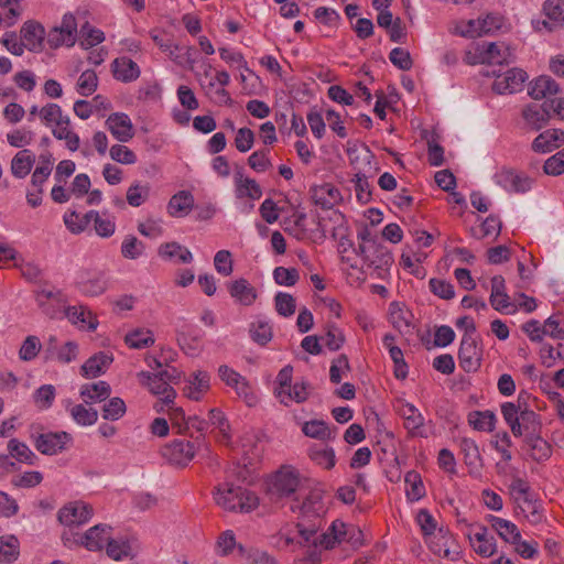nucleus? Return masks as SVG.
<instances>
[{"mask_svg": "<svg viewBox=\"0 0 564 564\" xmlns=\"http://www.w3.org/2000/svg\"><path fill=\"white\" fill-rule=\"evenodd\" d=\"M293 512L299 511V521L295 524L299 534L305 542H312L323 523V517L327 511L319 489L311 490L302 501L297 498L291 505Z\"/></svg>", "mask_w": 564, "mask_h": 564, "instance_id": "1", "label": "nucleus"}, {"mask_svg": "<svg viewBox=\"0 0 564 564\" xmlns=\"http://www.w3.org/2000/svg\"><path fill=\"white\" fill-rule=\"evenodd\" d=\"M214 498L216 503L226 511L248 513L259 506V498L254 492L232 484L217 487Z\"/></svg>", "mask_w": 564, "mask_h": 564, "instance_id": "2", "label": "nucleus"}, {"mask_svg": "<svg viewBox=\"0 0 564 564\" xmlns=\"http://www.w3.org/2000/svg\"><path fill=\"white\" fill-rule=\"evenodd\" d=\"M501 414L516 437L542 432L540 415L532 409H523L518 413L512 402H505L501 404Z\"/></svg>", "mask_w": 564, "mask_h": 564, "instance_id": "3", "label": "nucleus"}, {"mask_svg": "<svg viewBox=\"0 0 564 564\" xmlns=\"http://www.w3.org/2000/svg\"><path fill=\"white\" fill-rule=\"evenodd\" d=\"M300 471L292 466H281L267 480V494L271 500L293 497L301 488Z\"/></svg>", "mask_w": 564, "mask_h": 564, "instance_id": "4", "label": "nucleus"}, {"mask_svg": "<svg viewBox=\"0 0 564 564\" xmlns=\"http://www.w3.org/2000/svg\"><path fill=\"white\" fill-rule=\"evenodd\" d=\"M361 535L362 532L357 527L335 520L325 533L313 540V545L330 550L341 542H348L352 546H357L361 543Z\"/></svg>", "mask_w": 564, "mask_h": 564, "instance_id": "5", "label": "nucleus"}, {"mask_svg": "<svg viewBox=\"0 0 564 564\" xmlns=\"http://www.w3.org/2000/svg\"><path fill=\"white\" fill-rule=\"evenodd\" d=\"M473 57H468L470 64L502 65L512 62V53L503 42H482L475 46Z\"/></svg>", "mask_w": 564, "mask_h": 564, "instance_id": "6", "label": "nucleus"}, {"mask_svg": "<svg viewBox=\"0 0 564 564\" xmlns=\"http://www.w3.org/2000/svg\"><path fill=\"white\" fill-rule=\"evenodd\" d=\"M207 447L204 440L199 437L195 443L183 440H174L162 447V456L172 465L186 466L195 456L200 447Z\"/></svg>", "mask_w": 564, "mask_h": 564, "instance_id": "7", "label": "nucleus"}, {"mask_svg": "<svg viewBox=\"0 0 564 564\" xmlns=\"http://www.w3.org/2000/svg\"><path fill=\"white\" fill-rule=\"evenodd\" d=\"M36 303L41 311L50 318H59L65 314L66 297L61 290L42 289L36 291Z\"/></svg>", "mask_w": 564, "mask_h": 564, "instance_id": "8", "label": "nucleus"}, {"mask_svg": "<svg viewBox=\"0 0 564 564\" xmlns=\"http://www.w3.org/2000/svg\"><path fill=\"white\" fill-rule=\"evenodd\" d=\"M76 286L84 295L98 296L108 286V279L101 270H83L76 279Z\"/></svg>", "mask_w": 564, "mask_h": 564, "instance_id": "9", "label": "nucleus"}, {"mask_svg": "<svg viewBox=\"0 0 564 564\" xmlns=\"http://www.w3.org/2000/svg\"><path fill=\"white\" fill-rule=\"evenodd\" d=\"M35 448L44 455H55L63 451L67 443L72 441L67 432H47L39 435H31Z\"/></svg>", "mask_w": 564, "mask_h": 564, "instance_id": "10", "label": "nucleus"}, {"mask_svg": "<svg viewBox=\"0 0 564 564\" xmlns=\"http://www.w3.org/2000/svg\"><path fill=\"white\" fill-rule=\"evenodd\" d=\"M397 412L403 419L404 427L411 437H426L423 429L425 419L412 403L399 401Z\"/></svg>", "mask_w": 564, "mask_h": 564, "instance_id": "11", "label": "nucleus"}, {"mask_svg": "<svg viewBox=\"0 0 564 564\" xmlns=\"http://www.w3.org/2000/svg\"><path fill=\"white\" fill-rule=\"evenodd\" d=\"M93 507L83 501L66 505L58 511V520L62 524L73 528L82 525L93 517Z\"/></svg>", "mask_w": 564, "mask_h": 564, "instance_id": "12", "label": "nucleus"}, {"mask_svg": "<svg viewBox=\"0 0 564 564\" xmlns=\"http://www.w3.org/2000/svg\"><path fill=\"white\" fill-rule=\"evenodd\" d=\"M492 89L497 94H513L520 91L528 79L527 73L521 68H510L505 73L496 74Z\"/></svg>", "mask_w": 564, "mask_h": 564, "instance_id": "13", "label": "nucleus"}, {"mask_svg": "<svg viewBox=\"0 0 564 564\" xmlns=\"http://www.w3.org/2000/svg\"><path fill=\"white\" fill-rule=\"evenodd\" d=\"M425 542L429 549L440 557L456 561L459 556V552L451 547L454 539L448 530L440 528L436 533L425 539Z\"/></svg>", "mask_w": 564, "mask_h": 564, "instance_id": "14", "label": "nucleus"}, {"mask_svg": "<svg viewBox=\"0 0 564 564\" xmlns=\"http://www.w3.org/2000/svg\"><path fill=\"white\" fill-rule=\"evenodd\" d=\"M459 366L466 372L477 371L480 367L481 351L477 347L474 336H463L459 351H458Z\"/></svg>", "mask_w": 564, "mask_h": 564, "instance_id": "15", "label": "nucleus"}, {"mask_svg": "<svg viewBox=\"0 0 564 564\" xmlns=\"http://www.w3.org/2000/svg\"><path fill=\"white\" fill-rule=\"evenodd\" d=\"M105 126L119 142H128L134 137L133 124L127 113H111L105 121Z\"/></svg>", "mask_w": 564, "mask_h": 564, "instance_id": "16", "label": "nucleus"}, {"mask_svg": "<svg viewBox=\"0 0 564 564\" xmlns=\"http://www.w3.org/2000/svg\"><path fill=\"white\" fill-rule=\"evenodd\" d=\"M112 528L108 524L99 523L88 529L82 534L80 542L88 551H100L111 538Z\"/></svg>", "mask_w": 564, "mask_h": 564, "instance_id": "17", "label": "nucleus"}, {"mask_svg": "<svg viewBox=\"0 0 564 564\" xmlns=\"http://www.w3.org/2000/svg\"><path fill=\"white\" fill-rule=\"evenodd\" d=\"M77 354L78 346L74 341H67L63 346H59L56 337L51 336L46 343L45 355L47 359L68 364L76 359Z\"/></svg>", "mask_w": 564, "mask_h": 564, "instance_id": "18", "label": "nucleus"}, {"mask_svg": "<svg viewBox=\"0 0 564 564\" xmlns=\"http://www.w3.org/2000/svg\"><path fill=\"white\" fill-rule=\"evenodd\" d=\"M140 377L142 378V383L149 388L151 393L160 398L162 397L163 402L166 404L173 403L176 392L165 379L149 372H141Z\"/></svg>", "mask_w": 564, "mask_h": 564, "instance_id": "19", "label": "nucleus"}, {"mask_svg": "<svg viewBox=\"0 0 564 564\" xmlns=\"http://www.w3.org/2000/svg\"><path fill=\"white\" fill-rule=\"evenodd\" d=\"M522 118L529 129H542L551 118L549 101H544L542 105L531 104L525 106L522 109Z\"/></svg>", "mask_w": 564, "mask_h": 564, "instance_id": "20", "label": "nucleus"}, {"mask_svg": "<svg viewBox=\"0 0 564 564\" xmlns=\"http://www.w3.org/2000/svg\"><path fill=\"white\" fill-rule=\"evenodd\" d=\"M496 182L509 192L523 193L531 188L530 177L516 173L512 170H502L496 174Z\"/></svg>", "mask_w": 564, "mask_h": 564, "instance_id": "21", "label": "nucleus"}, {"mask_svg": "<svg viewBox=\"0 0 564 564\" xmlns=\"http://www.w3.org/2000/svg\"><path fill=\"white\" fill-rule=\"evenodd\" d=\"M564 144V131L547 129L541 132L532 142V150L538 153H547Z\"/></svg>", "mask_w": 564, "mask_h": 564, "instance_id": "22", "label": "nucleus"}, {"mask_svg": "<svg viewBox=\"0 0 564 564\" xmlns=\"http://www.w3.org/2000/svg\"><path fill=\"white\" fill-rule=\"evenodd\" d=\"M471 546L475 552L484 557H490L496 552V540L492 535L488 534V529L484 525H478V530L468 534Z\"/></svg>", "mask_w": 564, "mask_h": 564, "instance_id": "23", "label": "nucleus"}, {"mask_svg": "<svg viewBox=\"0 0 564 564\" xmlns=\"http://www.w3.org/2000/svg\"><path fill=\"white\" fill-rule=\"evenodd\" d=\"M44 28L34 21H28L21 29V37L29 51L39 52L43 48Z\"/></svg>", "mask_w": 564, "mask_h": 564, "instance_id": "24", "label": "nucleus"}, {"mask_svg": "<svg viewBox=\"0 0 564 564\" xmlns=\"http://www.w3.org/2000/svg\"><path fill=\"white\" fill-rule=\"evenodd\" d=\"M210 377L208 372L198 370L195 371L187 380L184 387V394L194 401H198L209 390Z\"/></svg>", "mask_w": 564, "mask_h": 564, "instance_id": "25", "label": "nucleus"}, {"mask_svg": "<svg viewBox=\"0 0 564 564\" xmlns=\"http://www.w3.org/2000/svg\"><path fill=\"white\" fill-rule=\"evenodd\" d=\"M111 68L113 77L122 83H131L140 76L138 64L126 56L116 58Z\"/></svg>", "mask_w": 564, "mask_h": 564, "instance_id": "26", "label": "nucleus"}, {"mask_svg": "<svg viewBox=\"0 0 564 564\" xmlns=\"http://www.w3.org/2000/svg\"><path fill=\"white\" fill-rule=\"evenodd\" d=\"M487 521L505 542L513 544L521 539L520 530L513 522L491 514L487 517Z\"/></svg>", "mask_w": 564, "mask_h": 564, "instance_id": "27", "label": "nucleus"}, {"mask_svg": "<svg viewBox=\"0 0 564 564\" xmlns=\"http://www.w3.org/2000/svg\"><path fill=\"white\" fill-rule=\"evenodd\" d=\"M36 156L29 149L20 150L11 160L10 171L15 178H24L31 172Z\"/></svg>", "mask_w": 564, "mask_h": 564, "instance_id": "28", "label": "nucleus"}, {"mask_svg": "<svg viewBox=\"0 0 564 564\" xmlns=\"http://www.w3.org/2000/svg\"><path fill=\"white\" fill-rule=\"evenodd\" d=\"M558 91V85L549 76H540L529 85V95L533 99L551 100Z\"/></svg>", "mask_w": 564, "mask_h": 564, "instance_id": "29", "label": "nucleus"}, {"mask_svg": "<svg viewBox=\"0 0 564 564\" xmlns=\"http://www.w3.org/2000/svg\"><path fill=\"white\" fill-rule=\"evenodd\" d=\"M229 294L241 305L249 306L257 299L256 289L243 278L229 284Z\"/></svg>", "mask_w": 564, "mask_h": 564, "instance_id": "30", "label": "nucleus"}, {"mask_svg": "<svg viewBox=\"0 0 564 564\" xmlns=\"http://www.w3.org/2000/svg\"><path fill=\"white\" fill-rule=\"evenodd\" d=\"M235 194L237 198L248 197L257 200L262 196V189L253 178L243 177L241 172H237L235 175Z\"/></svg>", "mask_w": 564, "mask_h": 564, "instance_id": "31", "label": "nucleus"}, {"mask_svg": "<svg viewBox=\"0 0 564 564\" xmlns=\"http://www.w3.org/2000/svg\"><path fill=\"white\" fill-rule=\"evenodd\" d=\"M546 20L541 23L549 31L560 26L564 23V1L563 0H547L543 6Z\"/></svg>", "mask_w": 564, "mask_h": 564, "instance_id": "32", "label": "nucleus"}, {"mask_svg": "<svg viewBox=\"0 0 564 564\" xmlns=\"http://www.w3.org/2000/svg\"><path fill=\"white\" fill-rule=\"evenodd\" d=\"M69 322L76 325L86 326L89 330H95L98 326L96 316L88 310V307L68 306L64 314Z\"/></svg>", "mask_w": 564, "mask_h": 564, "instance_id": "33", "label": "nucleus"}, {"mask_svg": "<svg viewBox=\"0 0 564 564\" xmlns=\"http://www.w3.org/2000/svg\"><path fill=\"white\" fill-rule=\"evenodd\" d=\"M193 206V195L187 191H181L171 197L167 210L173 217H184L192 210Z\"/></svg>", "mask_w": 564, "mask_h": 564, "instance_id": "34", "label": "nucleus"}, {"mask_svg": "<svg viewBox=\"0 0 564 564\" xmlns=\"http://www.w3.org/2000/svg\"><path fill=\"white\" fill-rule=\"evenodd\" d=\"M459 447L464 455V462L469 467V473H478L482 466V458L475 441L471 438L463 437L460 440Z\"/></svg>", "mask_w": 564, "mask_h": 564, "instance_id": "35", "label": "nucleus"}, {"mask_svg": "<svg viewBox=\"0 0 564 564\" xmlns=\"http://www.w3.org/2000/svg\"><path fill=\"white\" fill-rule=\"evenodd\" d=\"M336 427H329L324 421L312 420L305 422L302 426V432L305 436L316 438L319 441H332L336 436Z\"/></svg>", "mask_w": 564, "mask_h": 564, "instance_id": "36", "label": "nucleus"}, {"mask_svg": "<svg viewBox=\"0 0 564 564\" xmlns=\"http://www.w3.org/2000/svg\"><path fill=\"white\" fill-rule=\"evenodd\" d=\"M339 191L332 184H324L312 189L313 202L323 209H330L339 200Z\"/></svg>", "mask_w": 564, "mask_h": 564, "instance_id": "37", "label": "nucleus"}, {"mask_svg": "<svg viewBox=\"0 0 564 564\" xmlns=\"http://www.w3.org/2000/svg\"><path fill=\"white\" fill-rule=\"evenodd\" d=\"M112 362V357L106 352H99L91 356L82 366V373L88 378H96L104 373Z\"/></svg>", "mask_w": 564, "mask_h": 564, "instance_id": "38", "label": "nucleus"}, {"mask_svg": "<svg viewBox=\"0 0 564 564\" xmlns=\"http://www.w3.org/2000/svg\"><path fill=\"white\" fill-rule=\"evenodd\" d=\"M524 443L529 447L530 456L534 460H546L551 456V445L541 436V433H534L525 436Z\"/></svg>", "mask_w": 564, "mask_h": 564, "instance_id": "39", "label": "nucleus"}, {"mask_svg": "<svg viewBox=\"0 0 564 564\" xmlns=\"http://www.w3.org/2000/svg\"><path fill=\"white\" fill-rule=\"evenodd\" d=\"M371 249L372 250L370 254L367 256L366 263L376 270L387 271L393 263L392 254L387 250L386 247L377 245L376 242H371Z\"/></svg>", "mask_w": 564, "mask_h": 564, "instance_id": "40", "label": "nucleus"}, {"mask_svg": "<svg viewBox=\"0 0 564 564\" xmlns=\"http://www.w3.org/2000/svg\"><path fill=\"white\" fill-rule=\"evenodd\" d=\"M514 502L519 512L522 513L530 523L538 524L542 522L543 514L541 512V507L531 495L523 497L521 500H517Z\"/></svg>", "mask_w": 564, "mask_h": 564, "instance_id": "41", "label": "nucleus"}, {"mask_svg": "<svg viewBox=\"0 0 564 564\" xmlns=\"http://www.w3.org/2000/svg\"><path fill=\"white\" fill-rule=\"evenodd\" d=\"M110 386L106 381L85 384L80 390V395L86 403L104 401L110 395Z\"/></svg>", "mask_w": 564, "mask_h": 564, "instance_id": "42", "label": "nucleus"}, {"mask_svg": "<svg viewBox=\"0 0 564 564\" xmlns=\"http://www.w3.org/2000/svg\"><path fill=\"white\" fill-rule=\"evenodd\" d=\"M159 256L163 259L172 260L177 258L182 263H189L193 260L192 252L177 242H166L160 246Z\"/></svg>", "mask_w": 564, "mask_h": 564, "instance_id": "43", "label": "nucleus"}, {"mask_svg": "<svg viewBox=\"0 0 564 564\" xmlns=\"http://www.w3.org/2000/svg\"><path fill=\"white\" fill-rule=\"evenodd\" d=\"M8 451L11 457L15 458L20 463L28 465H34L37 460V456L31 448L17 438H12L8 443Z\"/></svg>", "mask_w": 564, "mask_h": 564, "instance_id": "44", "label": "nucleus"}, {"mask_svg": "<svg viewBox=\"0 0 564 564\" xmlns=\"http://www.w3.org/2000/svg\"><path fill=\"white\" fill-rule=\"evenodd\" d=\"M276 546L281 549H286L290 546L299 545L304 546L310 542H305L297 532V529L292 527L291 524H285L280 529L276 536Z\"/></svg>", "mask_w": 564, "mask_h": 564, "instance_id": "45", "label": "nucleus"}, {"mask_svg": "<svg viewBox=\"0 0 564 564\" xmlns=\"http://www.w3.org/2000/svg\"><path fill=\"white\" fill-rule=\"evenodd\" d=\"M69 118L65 117V120L53 129V135L58 140H64L68 150L76 151L79 148V137L69 129Z\"/></svg>", "mask_w": 564, "mask_h": 564, "instance_id": "46", "label": "nucleus"}, {"mask_svg": "<svg viewBox=\"0 0 564 564\" xmlns=\"http://www.w3.org/2000/svg\"><path fill=\"white\" fill-rule=\"evenodd\" d=\"M310 458L326 469L335 466V452L332 447L313 445L308 451Z\"/></svg>", "mask_w": 564, "mask_h": 564, "instance_id": "47", "label": "nucleus"}, {"mask_svg": "<svg viewBox=\"0 0 564 564\" xmlns=\"http://www.w3.org/2000/svg\"><path fill=\"white\" fill-rule=\"evenodd\" d=\"M406 497L411 501H417L425 496V487L421 475L415 470H410L405 475Z\"/></svg>", "mask_w": 564, "mask_h": 564, "instance_id": "48", "label": "nucleus"}, {"mask_svg": "<svg viewBox=\"0 0 564 564\" xmlns=\"http://www.w3.org/2000/svg\"><path fill=\"white\" fill-rule=\"evenodd\" d=\"M278 398L284 405H289L293 401L296 403L304 402L308 398L307 386L304 382L291 384V391H278Z\"/></svg>", "mask_w": 564, "mask_h": 564, "instance_id": "49", "label": "nucleus"}, {"mask_svg": "<svg viewBox=\"0 0 564 564\" xmlns=\"http://www.w3.org/2000/svg\"><path fill=\"white\" fill-rule=\"evenodd\" d=\"M250 337L261 346L267 345L273 336L272 326L263 319H257L250 324Z\"/></svg>", "mask_w": 564, "mask_h": 564, "instance_id": "50", "label": "nucleus"}, {"mask_svg": "<svg viewBox=\"0 0 564 564\" xmlns=\"http://www.w3.org/2000/svg\"><path fill=\"white\" fill-rule=\"evenodd\" d=\"M19 553V541L14 535L0 538V563L14 562Z\"/></svg>", "mask_w": 564, "mask_h": 564, "instance_id": "51", "label": "nucleus"}, {"mask_svg": "<svg viewBox=\"0 0 564 564\" xmlns=\"http://www.w3.org/2000/svg\"><path fill=\"white\" fill-rule=\"evenodd\" d=\"M126 344L133 349L150 347L154 344V337L150 329H135L124 337Z\"/></svg>", "mask_w": 564, "mask_h": 564, "instance_id": "52", "label": "nucleus"}, {"mask_svg": "<svg viewBox=\"0 0 564 564\" xmlns=\"http://www.w3.org/2000/svg\"><path fill=\"white\" fill-rule=\"evenodd\" d=\"M468 422L477 431H492L496 415L491 411H476L469 414Z\"/></svg>", "mask_w": 564, "mask_h": 564, "instance_id": "53", "label": "nucleus"}, {"mask_svg": "<svg viewBox=\"0 0 564 564\" xmlns=\"http://www.w3.org/2000/svg\"><path fill=\"white\" fill-rule=\"evenodd\" d=\"M151 187L149 184L133 183L127 191V202L132 207H139L150 196Z\"/></svg>", "mask_w": 564, "mask_h": 564, "instance_id": "54", "label": "nucleus"}, {"mask_svg": "<svg viewBox=\"0 0 564 564\" xmlns=\"http://www.w3.org/2000/svg\"><path fill=\"white\" fill-rule=\"evenodd\" d=\"M87 218H90V221H94L95 230L98 236L108 238L113 235L116 230V224L112 219L102 218L96 210L88 212Z\"/></svg>", "mask_w": 564, "mask_h": 564, "instance_id": "55", "label": "nucleus"}, {"mask_svg": "<svg viewBox=\"0 0 564 564\" xmlns=\"http://www.w3.org/2000/svg\"><path fill=\"white\" fill-rule=\"evenodd\" d=\"M74 421L80 425H93L98 420V412L94 408L76 404L69 410Z\"/></svg>", "mask_w": 564, "mask_h": 564, "instance_id": "56", "label": "nucleus"}, {"mask_svg": "<svg viewBox=\"0 0 564 564\" xmlns=\"http://www.w3.org/2000/svg\"><path fill=\"white\" fill-rule=\"evenodd\" d=\"M324 345L332 351L338 350L345 343V336L340 328L335 324H328L326 333L322 337Z\"/></svg>", "mask_w": 564, "mask_h": 564, "instance_id": "57", "label": "nucleus"}, {"mask_svg": "<svg viewBox=\"0 0 564 564\" xmlns=\"http://www.w3.org/2000/svg\"><path fill=\"white\" fill-rule=\"evenodd\" d=\"M77 91L82 96H89L91 95L98 86V77L95 70L87 69L82 73L77 80Z\"/></svg>", "mask_w": 564, "mask_h": 564, "instance_id": "58", "label": "nucleus"}, {"mask_svg": "<svg viewBox=\"0 0 564 564\" xmlns=\"http://www.w3.org/2000/svg\"><path fill=\"white\" fill-rule=\"evenodd\" d=\"M144 251V245L137 237L129 235L127 236L121 245V254L127 259H137L142 256Z\"/></svg>", "mask_w": 564, "mask_h": 564, "instance_id": "59", "label": "nucleus"}, {"mask_svg": "<svg viewBox=\"0 0 564 564\" xmlns=\"http://www.w3.org/2000/svg\"><path fill=\"white\" fill-rule=\"evenodd\" d=\"M127 411L126 403L122 399L112 398L104 405L102 417L105 420L117 421L121 419Z\"/></svg>", "mask_w": 564, "mask_h": 564, "instance_id": "60", "label": "nucleus"}, {"mask_svg": "<svg viewBox=\"0 0 564 564\" xmlns=\"http://www.w3.org/2000/svg\"><path fill=\"white\" fill-rule=\"evenodd\" d=\"M274 302L275 310L280 315L290 317L295 313L296 302L291 294L279 292L274 297Z\"/></svg>", "mask_w": 564, "mask_h": 564, "instance_id": "61", "label": "nucleus"}, {"mask_svg": "<svg viewBox=\"0 0 564 564\" xmlns=\"http://www.w3.org/2000/svg\"><path fill=\"white\" fill-rule=\"evenodd\" d=\"M39 116L46 126L61 124L66 116H63L62 108L57 104H47L39 111Z\"/></svg>", "mask_w": 564, "mask_h": 564, "instance_id": "62", "label": "nucleus"}, {"mask_svg": "<svg viewBox=\"0 0 564 564\" xmlns=\"http://www.w3.org/2000/svg\"><path fill=\"white\" fill-rule=\"evenodd\" d=\"M106 551H107V555L110 558H112L115 561H120L123 557H127L130 555L131 546L128 541L115 540V539L110 538L109 542L107 543Z\"/></svg>", "mask_w": 564, "mask_h": 564, "instance_id": "63", "label": "nucleus"}, {"mask_svg": "<svg viewBox=\"0 0 564 564\" xmlns=\"http://www.w3.org/2000/svg\"><path fill=\"white\" fill-rule=\"evenodd\" d=\"M544 335L554 339H564V319L560 316H550L543 325Z\"/></svg>", "mask_w": 564, "mask_h": 564, "instance_id": "64", "label": "nucleus"}]
</instances>
